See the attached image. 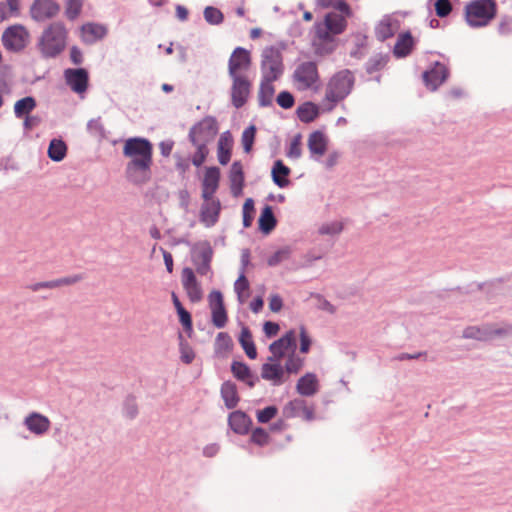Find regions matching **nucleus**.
Masks as SVG:
<instances>
[{"instance_id":"1","label":"nucleus","mask_w":512,"mask_h":512,"mask_svg":"<svg viewBox=\"0 0 512 512\" xmlns=\"http://www.w3.org/2000/svg\"><path fill=\"white\" fill-rule=\"evenodd\" d=\"M122 154L129 159L124 170L126 180L136 186L148 183L152 176V142L145 137H129L124 141Z\"/></svg>"},{"instance_id":"2","label":"nucleus","mask_w":512,"mask_h":512,"mask_svg":"<svg viewBox=\"0 0 512 512\" xmlns=\"http://www.w3.org/2000/svg\"><path fill=\"white\" fill-rule=\"evenodd\" d=\"M347 18L335 11L327 12L323 20L313 25L314 38L312 46L319 56L332 54L337 49L336 36L347 29Z\"/></svg>"},{"instance_id":"3","label":"nucleus","mask_w":512,"mask_h":512,"mask_svg":"<svg viewBox=\"0 0 512 512\" xmlns=\"http://www.w3.org/2000/svg\"><path fill=\"white\" fill-rule=\"evenodd\" d=\"M67 35V29L62 21L46 27L37 43L42 57L49 59L59 56L66 48Z\"/></svg>"},{"instance_id":"4","label":"nucleus","mask_w":512,"mask_h":512,"mask_svg":"<svg viewBox=\"0 0 512 512\" xmlns=\"http://www.w3.org/2000/svg\"><path fill=\"white\" fill-rule=\"evenodd\" d=\"M355 76L349 69L336 72L329 80L325 93V99L331 102L327 111H331L335 105L350 95L354 88Z\"/></svg>"},{"instance_id":"5","label":"nucleus","mask_w":512,"mask_h":512,"mask_svg":"<svg viewBox=\"0 0 512 512\" xmlns=\"http://www.w3.org/2000/svg\"><path fill=\"white\" fill-rule=\"evenodd\" d=\"M495 0H472L464 9L465 21L471 28L487 26L496 16Z\"/></svg>"},{"instance_id":"6","label":"nucleus","mask_w":512,"mask_h":512,"mask_svg":"<svg viewBox=\"0 0 512 512\" xmlns=\"http://www.w3.org/2000/svg\"><path fill=\"white\" fill-rule=\"evenodd\" d=\"M29 38V31L24 25L13 24L4 30L1 41L7 51L20 53L27 47Z\"/></svg>"},{"instance_id":"7","label":"nucleus","mask_w":512,"mask_h":512,"mask_svg":"<svg viewBox=\"0 0 512 512\" xmlns=\"http://www.w3.org/2000/svg\"><path fill=\"white\" fill-rule=\"evenodd\" d=\"M218 132L219 124L216 117L207 115L190 128L188 139L191 144H197V141L208 144Z\"/></svg>"},{"instance_id":"8","label":"nucleus","mask_w":512,"mask_h":512,"mask_svg":"<svg viewBox=\"0 0 512 512\" xmlns=\"http://www.w3.org/2000/svg\"><path fill=\"white\" fill-rule=\"evenodd\" d=\"M261 71L264 76L278 79L283 71V55L274 46H267L261 54Z\"/></svg>"},{"instance_id":"9","label":"nucleus","mask_w":512,"mask_h":512,"mask_svg":"<svg viewBox=\"0 0 512 512\" xmlns=\"http://www.w3.org/2000/svg\"><path fill=\"white\" fill-rule=\"evenodd\" d=\"M232 80L230 88L231 104L234 108H242L248 101L252 83L246 76H229Z\"/></svg>"},{"instance_id":"10","label":"nucleus","mask_w":512,"mask_h":512,"mask_svg":"<svg viewBox=\"0 0 512 512\" xmlns=\"http://www.w3.org/2000/svg\"><path fill=\"white\" fill-rule=\"evenodd\" d=\"M297 350V336L294 329L286 331L280 338L269 345L271 356L267 360L282 359L286 352L292 353Z\"/></svg>"},{"instance_id":"11","label":"nucleus","mask_w":512,"mask_h":512,"mask_svg":"<svg viewBox=\"0 0 512 512\" xmlns=\"http://www.w3.org/2000/svg\"><path fill=\"white\" fill-rule=\"evenodd\" d=\"M450 76L449 68L440 61H435L422 73V79L431 91H436Z\"/></svg>"},{"instance_id":"12","label":"nucleus","mask_w":512,"mask_h":512,"mask_svg":"<svg viewBox=\"0 0 512 512\" xmlns=\"http://www.w3.org/2000/svg\"><path fill=\"white\" fill-rule=\"evenodd\" d=\"M64 79L74 93L80 96L86 93L89 86V72L86 68H67L64 70Z\"/></svg>"},{"instance_id":"13","label":"nucleus","mask_w":512,"mask_h":512,"mask_svg":"<svg viewBox=\"0 0 512 512\" xmlns=\"http://www.w3.org/2000/svg\"><path fill=\"white\" fill-rule=\"evenodd\" d=\"M252 63L251 53L248 49L237 46L228 60V75L243 76L241 72L247 71Z\"/></svg>"},{"instance_id":"14","label":"nucleus","mask_w":512,"mask_h":512,"mask_svg":"<svg viewBox=\"0 0 512 512\" xmlns=\"http://www.w3.org/2000/svg\"><path fill=\"white\" fill-rule=\"evenodd\" d=\"M61 6L55 0H34L30 6V16L36 22H44L54 18Z\"/></svg>"},{"instance_id":"15","label":"nucleus","mask_w":512,"mask_h":512,"mask_svg":"<svg viewBox=\"0 0 512 512\" xmlns=\"http://www.w3.org/2000/svg\"><path fill=\"white\" fill-rule=\"evenodd\" d=\"M293 80L302 84V89H309L319 81L316 62L306 61L299 64L293 72Z\"/></svg>"},{"instance_id":"16","label":"nucleus","mask_w":512,"mask_h":512,"mask_svg":"<svg viewBox=\"0 0 512 512\" xmlns=\"http://www.w3.org/2000/svg\"><path fill=\"white\" fill-rule=\"evenodd\" d=\"M221 177L220 168L217 166H208L205 168V175L202 180V198L205 202L215 200L213 195L219 188Z\"/></svg>"},{"instance_id":"17","label":"nucleus","mask_w":512,"mask_h":512,"mask_svg":"<svg viewBox=\"0 0 512 512\" xmlns=\"http://www.w3.org/2000/svg\"><path fill=\"white\" fill-rule=\"evenodd\" d=\"M230 370L236 380L245 383L250 388H253L259 381L258 375L242 360H233L230 365Z\"/></svg>"},{"instance_id":"18","label":"nucleus","mask_w":512,"mask_h":512,"mask_svg":"<svg viewBox=\"0 0 512 512\" xmlns=\"http://www.w3.org/2000/svg\"><path fill=\"white\" fill-rule=\"evenodd\" d=\"M280 360H268L261 367V378L271 381L274 386H280L286 381L285 370Z\"/></svg>"},{"instance_id":"19","label":"nucleus","mask_w":512,"mask_h":512,"mask_svg":"<svg viewBox=\"0 0 512 512\" xmlns=\"http://www.w3.org/2000/svg\"><path fill=\"white\" fill-rule=\"evenodd\" d=\"M227 422L229 428L238 435L248 434L253 424L251 417L242 410L230 412Z\"/></svg>"},{"instance_id":"20","label":"nucleus","mask_w":512,"mask_h":512,"mask_svg":"<svg viewBox=\"0 0 512 512\" xmlns=\"http://www.w3.org/2000/svg\"><path fill=\"white\" fill-rule=\"evenodd\" d=\"M82 33V41L85 44L92 45L97 41L104 39L108 34L105 25L95 22H87L80 27Z\"/></svg>"},{"instance_id":"21","label":"nucleus","mask_w":512,"mask_h":512,"mask_svg":"<svg viewBox=\"0 0 512 512\" xmlns=\"http://www.w3.org/2000/svg\"><path fill=\"white\" fill-rule=\"evenodd\" d=\"M228 177L233 197L241 196L245 185V174L241 161L236 160L232 163Z\"/></svg>"},{"instance_id":"22","label":"nucleus","mask_w":512,"mask_h":512,"mask_svg":"<svg viewBox=\"0 0 512 512\" xmlns=\"http://www.w3.org/2000/svg\"><path fill=\"white\" fill-rule=\"evenodd\" d=\"M416 39L413 37L410 30L403 31L398 34L396 43L393 48V55L398 58H406L414 50Z\"/></svg>"},{"instance_id":"23","label":"nucleus","mask_w":512,"mask_h":512,"mask_svg":"<svg viewBox=\"0 0 512 512\" xmlns=\"http://www.w3.org/2000/svg\"><path fill=\"white\" fill-rule=\"evenodd\" d=\"M221 212V202L219 199L210 200L202 204L200 209V221L206 225V227H211L215 225L220 216Z\"/></svg>"},{"instance_id":"24","label":"nucleus","mask_w":512,"mask_h":512,"mask_svg":"<svg viewBox=\"0 0 512 512\" xmlns=\"http://www.w3.org/2000/svg\"><path fill=\"white\" fill-rule=\"evenodd\" d=\"M296 391L304 397H311L319 391V380L313 372H307L301 376L296 384Z\"/></svg>"},{"instance_id":"25","label":"nucleus","mask_w":512,"mask_h":512,"mask_svg":"<svg viewBox=\"0 0 512 512\" xmlns=\"http://www.w3.org/2000/svg\"><path fill=\"white\" fill-rule=\"evenodd\" d=\"M290 174L291 169L281 159L274 161L271 168V178L277 187L281 189L287 188L291 184Z\"/></svg>"},{"instance_id":"26","label":"nucleus","mask_w":512,"mask_h":512,"mask_svg":"<svg viewBox=\"0 0 512 512\" xmlns=\"http://www.w3.org/2000/svg\"><path fill=\"white\" fill-rule=\"evenodd\" d=\"M257 224L258 230L263 235H269L276 228L278 220L271 205L265 204L262 207Z\"/></svg>"},{"instance_id":"27","label":"nucleus","mask_w":512,"mask_h":512,"mask_svg":"<svg viewBox=\"0 0 512 512\" xmlns=\"http://www.w3.org/2000/svg\"><path fill=\"white\" fill-rule=\"evenodd\" d=\"M329 139L322 130H315L310 133L308 137V149L311 153V157L314 155L320 157L323 156L328 148Z\"/></svg>"},{"instance_id":"28","label":"nucleus","mask_w":512,"mask_h":512,"mask_svg":"<svg viewBox=\"0 0 512 512\" xmlns=\"http://www.w3.org/2000/svg\"><path fill=\"white\" fill-rule=\"evenodd\" d=\"M24 425L27 429L36 435H43L50 427V421L48 417L38 413H30L24 420Z\"/></svg>"},{"instance_id":"29","label":"nucleus","mask_w":512,"mask_h":512,"mask_svg":"<svg viewBox=\"0 0 512 512\" xmlns=\"http://www.w3.org/2000/svg\"><path fill=\"white\" fill-rule=\"evenodd\" d=\"M277 79L262 75L258 92V105L259 107H269L272 105L275 87L273 82Z\"/></svg>"},{"instance_id":"30","label":"nucleus","mask_w":512,"mask_h":512,"mask_svg":"<svg viewBox=\"0 0 512 512\" xmlns=\"http://www.w3.org/2000/svg\"><path fill=\"white\" fill-rule=\"evenodd\" d=\"M295 113L301 122L309 124L320 116L321 108L313 101H305L297 107Z\"/></svg>"},{"instance_id":"31","label":"nucleus","mask_w":512,"mask_h":512,"mask_svg":"<svg viewBox=\"0 0 512 512\" xmlns=\"http://www.w3.org/2000/svg\"><path fill=\"white\" fill-rule=\"evenodd\" d=\"M220 395L227 409H234L240 401L237 385L231 380L224 381L221 384Z\"/></svg>"},{"instance_id":"32","label":"nucleus","mask_w":512,"mask_h":512,"mask_svg":"<svg viewBox=\"0 0 512 512\" xmlns=\"http://www.w3.org/2000/svg\"><path fill=\"white\" fill-rule=\"evenodd\" d=\"M238 341L249 359L254 360L257 358V348L253 340L252 332L248 326H242Z\"/></svg>"},{"instance_id":"33","label":"nucleus","mask_w":512,"mask_h":512,"mask_svg":"<svg viewBox=\"0 0 512 512\" xmlns=\"http://www.w3.org/2000/svg\"><path fill=\"white\" fill-rule=\"evenodd\" d=\"M67 144L62 138H52L49 142L47 155L54 162L62 161L67 155Z\"/></svg>"},{"instance_id":"34","label":"nucleus","mask_w":512,"mask_h":512,"mask_svg":"<svg viewBox=\"0 0 512 512\" xmlns=\"http://www.w3.org/2000/svg\"><path fill=\"white\" fill-rule=\"evenodd\" d=\"M37 107V101L33 96H25L14 103V115L21 119L29 115Z\"/></svg>"},{"instance_id":"35","label":"nucleus","mask_w":512,"mask_h":512,"mask_svg":"<svg viewBox=\"0 0 512 512\" xmlns=\"http://www.w3.org/2000/svg\"><path fill=\"white\" fill-rule=\"evenodd\" d=\"M20 15V0H5L0 2V23L11 17Z\"/></svg>"},{"instance_id":"36","label":"nucleus","mask_w":512,"mask_h":512,"mask_svg":"<svg viewBox=\"0 0 512 512\" xmlns=\"http://www.w3.org/2000/svg\"><path fill=\"white\" fill-rule=\"evenodd\" d=\"M394 32L392 30V21L389 15L383 16V18L375 26V36L380 42L393 37Z\"/></svg>"},{"instance_id":"37","label":"nucleus","mask_w":512,"mask_h":512,"mask_svg":"<svg viewBox=\"0 0 512 512\" xmlns=\"http://www.w3.org/2000/svg\"><path fill=\"white\" fill-rule=\"evenodd\" d=\"M389 60V54L377 53L367 60L365 63V70L368 74L378 72L387 65Z\"/></svg>"},{"instance_id":"38","label":"nucleus","mask_w":512,"mask_h":512,"mask_svg":"<svg viewBox=\"0 0 512 512\" xmlns=\"http://www.w3.org/2000/svg\"><path fill=\"white\" fill-rule=\"evenodd\" d=\"M233 348V341L227 332H219L214 342V352L217 357H223V352H228Z\"/></svg>"},{"instance_id":"39","label":"nucleus","mask_w":512,"mask_h":512,"mask_svg":"<svg viewBox=\"0 0 512 512\" xmlns=\"http://www.w3.org/2000/svg\"><path fill=\"white\" fill-rule=\"evenodd\" d=\"M257 128L254 124H250L247 126L242 132L241 136V144L243 147V151L246 154H249L253 150V145L255 143Z\"/></svg>"},{"instance_id":"40","label":"nucleus","mask_w":512,"mask_h":512,"mask_svg":"<svg viewBox=\"0 0 512 512\" xmlns=\"http://www.w3.org/2000/svg\"><path fill=\"white\" fill-rule=\"evenodd\" d=\"M255 217V202L253 198H246L242 206V224L244 228L251 227Z\"/></svg>"},{"instance_id":"41","label":"nucleus","mask_w":512,"mask_h":512,"mask_svg":"<svg viewBox=\"0 0 512 512\" xmlns=\"http://www.w3.org/2000/svg\"><path fill=\"white\" fill-rule=\"evenodd\" d=\"M463 338L474 339L478 341L490 340V334L488 333V327L480 328L477 326H468L463 331Z\"/></svg>"},{"instance_id":"42","label":"nucleus","mask_w":512,"mask_h":512,"mask_svg":"<svg viewBox=\"0 0 512 512\" xmlns=\"http://www.w3.org/2000/svg\"><path fill=\"white\" fill-rule=\"evenodd\" d=\"M196 249H199V252L196 256H194V258L197 260L200 259L201 262L212 261L213 249L209 241L204 240L194 244L192 247V252L194 253Z\"/></svg>"},{"instance_id":"43","label":"nucleus","mask_w":512,"mask_h":512,"mask_svg":"<svg viewBox=\"0 0 512 512\" xmlns=\"http://www.w3.org/2000/svg\"><path fill=\"white\" fill-rule=\"evenodd\" d=\"M205 21L213 26L220 25L224 22L223 12L214 6H206L203 11Z\"/></svg>"},{"instance_id":"44","label":"nucleus","mask_w":512,"mask_h":512,"mask_svg":"<svg viewBox=\"0 0 512 512\" xmlns=\"http://www.w3.org/2000/svg\"><path fill=\"white\" fill-rule=\"evenodd\" d=\"M304 365V359L296 355V352L288 353L287 360L283 366L285 373L297 374Z\"/></svg>"},{"instance_id":"45","label":"nucleus","mask_w":512,"mask_h":512,"mask_svg":"<svg viewBox=\"0 0 512 512\" xmlns=\"http://www.w3.org/2000/svg\"><path fill=\"white\" fill-rule=\"evenodd\" d=\"M179 350L181 361L185 364H190L195 358V352L188 342L184 339L183 334L178 332Z\"/></svg>"},{"instance_id":"46","label":"nucleus","mask_w":512,"mask_h":512,"mask_svg":"<svg viewBox=\"0 0 512 512\" xmlns=\"http://www.w3.org/2000/svg\"><path fill=\"white\" fill-rule=\"evenodd\" d=\"M192 145L196 147V151L192 155L191 162L199 168L204 164L209 154L208 144L197 141V144Z\"/></svg>"},{"instance_id":"47","label":"nucleus","mask_w":512,"mask_h":512,"mask_svg":"<svg viewBox=\"0 0 512 512\" xmlns=\"http://www.w3.org/2000/svg\"><path fill=\"white\" fill-rule=\"evenodd\" d=\"M303 404H305V400L300 399V398H295V399L289 401L283 407V411H282L283 416L287 419H291V418L300 416L299 412L301 411Z\"/></svg>"},{"instance_id":"48","label":"nucleus","mask_w":512,"mask_h":512,"mask_svg":"<svg viewBox=\"0 0 512 512\" xmlns=\"http://www.w3.org/2000/svg\"><path fill=\"white\" fill-rule=\"evenodd\" d=\"M291 253L292 248L290 246H284L268 257L267 265L269 267H275L279 265L282 261L289 259Z\"/></svg>"},{"instance_id":"49","label":"nucleus","mask_w":512,"mask_h":512,"mask_svg":"<svg viewBox=\"0 0 512 512\" xmlns=\"http://www.w3.org/2000/svg\"><path fill=\"white\" fill-rule=\"evenodd\" d=\"M211 322L218 329L224 328L228 322L226 307L211 309Z\"/></svg>"},{"instance_id":"50","label":"nucleus","mask_w":512,"mask_h":512,"mask_svg":"<svg viewBox=\"0 0 512 512\" xmlns=\"http://www.w3.org/2000/svg\"><path fill=\"white\" fill-rule=\"evenodd\" d=\"M123 414L128 419H135L138 415V405L134 395L129 394L123 402Z\"/></svg>"},{"instance_id":"51","label":"nucleus","mask_w":512,"mask_h":512,"mask_svg":"<svg viewBox=\"0 0 512 512\" xmlns=\"http://www.w3.org/2000/svg\"><path fill=\"white\" fill-rule=\"evenodd\" d=\"M302 135L296 134L290 142L289 147L286 150V156L290 159H299L302 156L301 148Z\"/></svg>"},{"instance_id":"52","label":"nucleus","mask_w":512,"mask_h":512,"mask_svg":"<svg viewBox=\"0 0 512 512\" xmlns=\"http://www.w3.org/2000/svg\"><path fill=\"white\" fill-rule=\"evenodd\" d=\"M278 408L275 405H269L256 412L257 421L261 424H266L276 417Z\"/></svg>"},{"instance_id":"53","label":"nucleus","mask_w":512,"mask_h":512,"mask_svg":"<svg viewBox=\"0 0 512 512\" xmlns=\"http://www.w3.org/2000/svg\"><path fill=\"white\" fill-rule=\"evenodd\" d=\"M83 7V0H67L65 7V16L73 21L81 13Z\"/></svg>"},{"instance_id":"54","label":"nucleus","mask_w":512,"mask_h":512,"mask_svg":"<svg viewBox=\"0 0 512 512\" xmlns=\"http://www.w3.org/2000/svg\"><path fill=\"white\" fill-rule=\"evenodd\" d=\"M87 131L99 139L106 138V130L101 122V117L90 119L87 123Z\"/></svg>"},{"instance_id":"55","label":"nucleus","mask_w":512,"mask_h":512,"mask_svg":"<svg viewBox=\"0 0 512 512\" xmlns=\"http://www.w3.org/2000/svg\"><path fill=\"white\" fill-rule=\"evenodd\" d=\"M434 11L437 17L446 18L452 12L453 6L450 0H434Z\"/></svg>"},{"instance_id":"56","label":"nucleus","mask_w":512,"mask_h":512,"mask_svg":"<svg viewBox=\"0 0 512 512\" xmlns=\"http://www.w3.org/2000/svg\"><path fill=\"white\" fill-rule=\"evenodd\" d=\"M249 287H250V283H249V280L247 279V277L245 276V273L243 271H239V276L234 283V291L237 294V298L240 303L244 302L242 292L244 290H248Z\"/></svg>"},{"instance_id":"57","label":"nucleus","mask_w":512,"mask_h":512,"mask_svg":"<svg viewBox=\"0 0 512 512\" xmlns=\"http://www.w3.org/2000/svg\"><path fill=\"white\" fill-rule=\"evenodd\" d=\"M276 103L285 110L291 109L295 104V97L294 95L288 91L283 90L278 93L276 96Z\"/></svg>"},{"instance_id":"58","label":"nucleus","mask_w":512,"mask_h":512,"mask_svg":"<svg viewBox=\"0 0 512 512\" xmlns=\"http://www.w3.org/2000/svg\"><path fill=\"white\" fill-rule=\"evenodd\" d=\"M250 441L260 447L268 444L269 434L263 427H256L252 430Z\"/></svg>"},{"instance_id":"59","label":"nucleus","mask_w":512,"mask_h":512,"mask_svg":"<svg viewBox=\"0 0 512 512\" xmlns=\"http://www.w3.org/2000/svg\"><path fill=\"white\" fill-rule=\"evenodd\" d=\"M299 330H300L299 331V340H300L299 351L302 354H307V353H309V351L311 349L312 339L309 336L305 326L301 325Z\"/></svg>"},{"instance_id":"60","label":"nucleus","mask_w":512,"mask_h":512,"mask_svg":"<svg viewBox=\"0 0 512 512\" xmlns=\"http://www.w3.org/2000/svg\"><path fill=\"white\" fill-rule=\"evenodd\" d=\"M331 8H333L338 14L343 15L345 18L353 16V10L346 0H333Z\"/></svg>"},{"instance_id":"61","label":"nucleus","mask_w":512,"mask_h":512,"mask_svg":"<svg viewBox=\"0 0 512 512\" xmlns=\"http://www.w3.org/2000/svg\"><path fill=\"white\" fill-rule=\"evenodd\" d=\"M343 224L338 221H333L330 223L323 224L319 228V234L321 235H337L342 232L343 230Z\"/></svg>"},{"instance_id":"62","label":"nucleus","mask_w":512,"mask_h":512,"mask_svg":"<svg viewBox=\"0 0 512 512\" xmlns=\"http://www.w3.org/2000/svg\"><path fill=\"white\" fill-rule=\"evenodd\" d=\"M184 289L187 293L189 300L192 303H197V302L201 301V299L203 297V292H202V288L199 283L187 286Z\"/></svg>"},{"instance_id":"63","label":"nucleus","mask_w":512,"mask_h":512,"mask_svg":"<svg viewBox=\"0 0 512 512\" xmlns=\"http://www.w3.org/2000/svg\"><path fill=\"white\" fill-rule=\"evenodd\" d=\"M208 301L210 309L225 307L223 293L220 290H212L208 295Z\"/></svg>"},{"instance_id":"64","label":"nucleus","mask_w":512,"mask_h":512,"mask_svg":"<svg viewBox=\"0 0 512 512\" xmlns=\"http://www.w3.org/2000/svg\"><path fill=\"white\" fill-rule=\"evenodd\" d=\"M367 37L362 34H358L356 36L355 48L350 51V56L356 59H361L363 57V53L361 49L366 46Z\"/></svg>"}]
</instances>
